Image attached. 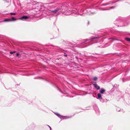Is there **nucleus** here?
Returning <instances> with one entry per match:
<instances>
[{"label":"nucleus","mask_w":130,"mask_h":130,"mask_svg":"<svg viewBox=\"0 0 130 130\" xmlns=\"http://www.w3.org/2000/svg\"><path fill=\"white\" fill-rule=\"evenodd\" d=\"M116 110L118 112L123 111V113H124V112L123 111V109H119V108H116Z\"/></svg>","instance_id":"nucleus-12"},{"label":"nucleus","mask_w":130,"mask_h":130,"mask_svg":"<svg viewBox=\"0 0 130 130\" xmlns=\"http://www.w3.org/2000/svg\"><path fill=\"white\" fill-rule=\"evenodd\" d=\"M117 2V1H116V2H112V3H116Z\"/></svg>","instance_id":"nucleus-24"},{"label":"nucleus","mask_w":130,"mask_h":130,"mask_svg":"<svg viewBox=\"0 0 130 130\" xmlns=\"http://www.w3.org/2000/svg\"><path fill=\"white\" fill-rule=\"evenodd\" d=\"M85 11L83 10V9H81L80 10L78 11L76 9H74L72 11V15H75L76 16V15H84V14L85 12Z\"/></svg>","instance_id":"nucleus-2"},{"label":"nucleus","mask_w":130,"mask_h":130,"mask_svg":"<svg viewBox=\"0 0 130 130\" xmlns=\"http://www.w3.org/2000/svg\"><path fill=\"white\" fill-rule=\"evenodd\" d=\"M105 92V90L103 88H101L100 91V93L101 94H103Z\"/></svg>","instance_id":"nucleus-9"},{"label":"nucleus","mask_w":130,"mask_h":130,"mask_svg":"<svg viewBox=\"0 0 130 130\" xmlns=\"http://www.w3.org/2000/svg\"><path fill=\"white\" fill-rule=\"evenodd\" d=\"M59 90L60 91V89H59Z\"/></svg>","instance_id":"nucleus-29"},{"label":"nucleus","mask_w":130,"mask_h":130,"mask_svg":"<svg viewBox=\"0 0 130 130\" xmlns=\"http://www.w3.org/2000/svg\"><path fill=\"white\" fill-rule=\"evenodd\" d=\"M92 9H91L90 8H88L85 10V11H86V13L87 14H90L93 13L92 11Z\"/></svg>","instance_id":"nucleus-6"},{"label":"nucleus","mask_w":130,"mask_h":130,"mask_svg":"<svg viewBox=\"0 0 130 130\" xmlns=\"http://www.w3.org/2000/svg\"><path fill=\"white\" fill-rule=\"evenodd\" d=\"M97 77H94L93 78V79L94 81L96 80L97 79Z\"/></svg>","instance_id":"nucleus-17"},{"label":"nucleus","mask_w":130,"mask_h":130,"mask_svg":"<svg viewBox=\"0 0 130 130\" xmlns=\"http://www.w3.org/2000/svg\"><path fill=\"white\" fill-rule=\"evenodd\" d=\"M10 22L14 21L17 20V19L14 18L13 17H12L11 18L9 19Z\"/></svg>","instance_id":"nucleus-14"},{"label":"nucleus","mask_w":130,"mask_h":130,"mask_svg":"<svg viewBox=\"0 0 130 130\" xmlns=\"http://www.w3.org/2000/svg\"><path fill=\"white\" fill-rule=\"evenodd\" d=\"M94 109L97 113H99V110L97 107H96L95 108H94Z\"/></svg>","instance_id":"nucleus-11"},{"label":"nucleus","mask_w":130,"mask_h":130,"mask_svg":"<svg viewBox=\"0 0 130 130\" xmlns=\"http://www.w3.org/2000/svg\"><path fill=\"white\" fill-rule=\"evenodd\" d=\"M55 114L59 118H60V119H67L70 118V117H67V116H62L60 115V114H59V113H57V112H55Z\"/></svg>","instance_id":"nucleus-5"},{"label":"nucleus","mask_w":130,"mask_h":130,"mask_svg":"<svg viewBox=\"0 0 130 130\" xmlns=\"http://www.w3.org/2000/svg\"><path fill=\"white\" fill-rule=\"evenodd\" d=\"M10 19H5L3 20V22H10Z\"/></svg>","instance_id":"nucleus-13"},{"label":"nucleus","mask_w":130,"mask_h":130,"mask_svg":"<svg viewBox=\"0 0 130 130\" xmlns=\"http://www.w3.org/2000/svg\"><path fill=\"white\" fill-rule=\"evenodd\" d=\"M100 37H92L90 39H87L86 40V41H85V42H82L80 43V45H83L85 44V42L87 41H92L94 39H98Z\"/></svg>","instance_id":"nucleus-4"},{"label":"nucleus","mask_w":130,"mask_h":130,"mask_svg":"<svg viewBox=\"0 0 130 130\" xmlns=\"http://www.w3.org/2000/svg\"><path fill=\"white\" fill-rule=\"evenodd\" d=\"M115 7V6H112V7H110V8L109 9H105L103 10H109L110 9L114 8Z\"/></svg>","instance_id":"nucleus-15"},{"label":"nucleus","mask_w":130,"mask_h":130,"mask_svg":"<svg viewBox=\"0 0 130 130\" xmlns=\"http://www.w3.org/2000/svg\"><path fill=\"white\" fill-rule=\"evenodd\" d=\"M19 55V54H18V53H17V54H16V56H18Z\"/></svg>","instance_id":"nucleus-23"},{"label":"nucleus","mask_w":130,"mask_h":130,"mask_svg":"<svg viewBox=\"0 0 130 130\" xmlns=\"http://www.w3.org/2000/svg\"><path fill=\"white\" fill-rule=\"evenodd\" d=\"M122 80L123 82H124V79H123V78H122Z\"/></svg>","instance_id":"nucleus-25"},{"label":"nucleus","mask_w":130,"mask_h":130,"mask_svg":"<svg viewBox=\"0 0 130 130\" xmlns=\"http://www.w3.org/2000/svg\"><path fill=\"white\" fill-rule=\"evenodd\" d=\"M47 125L50 128V130H51V127L50 126H49V125Z\"/></svg>","instance_id":"nucleus-22"},{"label":"nucleus","mask_w":130,"mask_h":130,"mask_svg":"<svg viewBox=\"0 0 130 130\" xmlns=\"http://www.w3.org/2000/svg\"><path fill=\"white\" fill-rule=\"evenodd\" d=\"M65 56L66 57H67V55H65Z\"/></svg>","instance_id":"nucleus-26"},{"label":"nucleus","mask_w":130,"mask_h":130,"mask_svg":"<svg viewBox=\"0 0 130 130\" xmlns=\"http://www.w3.org/2000/svg\"><path fill=\"white\" fill-rule=\"evenodd\" d=\"M29 17L28 16L24 15L19 18V19L23 21L28 19Z\"/></svg>","instance_id":"nucleus-7"},{"label":"nucleus","mask_w":130,"mask_h":130,"mask_svg":"<svg viewBox=\"0 0 130 130\" xmlns=\"http://www.w3.org/2000/svg\"><path fill=\"white\" fill-rule=\"evenodd\" d=\"M10 14L11 15H15L16 14V13H10Z\"/></svg>","instance_id":"nucleus-19"},{"label":"nucleus","mask_w":130,"mask_h":130,"mask_svg":"<svg viewBox=\"0 0 130 130\" xmlns=\"http://www.w3.org/2000/svg\"><path fill=\"white\" fill-rule=\"evenodd\" d=\"M110 4H102V5L103 6H106L108 5H109Z\"/></svg>","instance_id":"nucleus-20"},{"label":"nucleus","mask_w":130,"mask_h":130,"mask_svg":"<svg viewBox=\"0 0 130 130\" xmlns=\"http://www.w3.org/2000/svg\"><path fill=\"white\" fill-rule=\"evenodd\" d=\"M48 4H52V3H49Z\"/></svg>","instance_id":"nucleus-27"},{"label":"nucleus","mask_w":130,"mask_h":130,"mask_svg":"<svg viewBox=\"0 0 130 130\" xmlns=\"http://www.w3.org/2000/svg\"><path fill=\"white\" fill-rule=\"evenodd\" d=\"M125 40L127 41H130V38H125Z\"/></svg>","instance_id":"nucleus-16"},{"label":"nucleus","mask_w":130,"mask_h":130,"mask_svg":"<svg viewBox=\"0 0 130 130\" xmlns=\"http://www.w3.org/2000/svg\"><path fill=\"white\" fill-rule=\"evenodd\" d=\"M15 51H14L13 52L11 51L10 52V53L11 54H12L13 53H15Z\"/></svg>","instance_id":"nucleus-21"},{"label":"nucleus","mask_w":130,"mask_h":130,"mask_svg":"<svg viewBox=\"0 0 130 130\" xmlns=\"http://www.w3.org/2000/svg\"><path fill=\"white\" fill-rule=\"evenodd\" d=\"M93 85L95 88L97 90H99L100 89V86H98L96 83H95Z\"/></svg>","instance_id":"nucleus-8"},{"label":"nucleus","mask_w":130,"mask_h":130,"mask_svg":"<svg viewBox=\"0 0 130 130\" xmlns=\"http://www.w3.org/2000/svg\"><path fill=\"white\" fill-rule=\"evenodd\" d=\"M97 96L98 97V98H97V99L99 100H101L102 99V95L100 93H98V94Z\"/></svg>","instance_id":"nucleus-10"},{"label":"nucleus","mask_w":130,"mask_h":130,"mask_svg":"<svg viewBox=\"0 0 130 130\" xmlns=\"http://www.w3.org/2000/svg\"><path fill=\"white\" fill-rule=\"evenodd\" d=\"M64 7L63 6H61V8H56V7H53L52 8V10H50L49 11L51 13H56L60 12H64L65 11L63 10Z\"/></svg>","instance_id":"nucleus-1"},{"label":"nucleus","mask_w":130,"mask_h":130,"mask_svg":"<svg viewBox=\"0 0 130 130\" xmlns=\"http://www.w3.org/2000/svg\"><path fill=\"white\" fill-rule=\"evenodd\" d=\"M124 21L125 20L121 18L116 20L115 21H114V23L115 24H118L117 25L118 26H123L126 25L124 24V25L123 24Z\"/></svg>","instance_id":"nucleus-3"},{"label":"nucleus","mask_w":130,"mask_h":130,"mask_svg":"<svg viewBox=\"0 0 130 130\" xmlns=\"http://www.w3.org/2000/svg\"><path fill=\"white\" fill-rule=\"evenodd\" d=\"M114 87L117 88L118 87V86L116 84H115L113 86Z\"/></svg>","instance_id":"nucleus-18"},{"label":"nucleus","mask_w":130,"mask_h":130,"mask_svg":"<svg viewBox=\"0 0 130 130\" xmlns=\"http://www.w3.org/2000/svg\"><path fill=\"white\" fill-rule=\"evenodd\" d=\"M76 58H77V57L76 56Z\"/></svg>","instance_id":"nucleus-28"}]
</instances>
